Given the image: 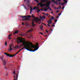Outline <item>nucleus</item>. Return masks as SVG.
<instances>
[{
	"label": "nucleus",
	"instance_id": "ea45409f",
	"mask_svg": "<svg viewBox=\"0 0 80 80\" xmlns=\"http://www.w3.org/2000/svg\"><path fill=\"white\" fill-rule=\"evenodd\" d=\"M32 17H33V18H34V16H34V15L33 14H32Z\"/></svg>",
	"mask_w": 80,
	"mask_h": 80
},
{
	"label": "nucleus",
	"instance_id": "4d7b16f0",
	"mask_svg": "<svg viewBox=\"0 0 80 80\" xmlns=\"http://www.w3.org/2000/svg\"><path fill=\"white\" fill-rule=\"evenodd\" d=\"M57 22V20H55V22Z\"/></svg>",
	"mask_w": 80,
	"mask_h": 80
},
{
	"label": "nucleus",
	"instance_id": "473e14b6",
	"mask_svg": "<svg viewBox=\"0 0 80 80\" xmlns=\"http://www.w3.org/2000/svg\"><path fill=\"white\" fill-rule=\"evenodd\" d=\"M22 46H24L22 44V45H20V46H19V47H22Z\"/></svg>",
	"mask_w": 80,
	"mask_h": 80
},
{
	"label": "nucleus",
	"instance_id": "864d4df0",
	"mask_svg": "<svg viewBox=\"0 0 80 80\" xmlns=\"http://www.w3.org/2000/svg\"><path fill=\"white\" fill-rule=\"evenodd\" d=\"M24 18H26L27 17V16H24Z\"/></svg>",
	"mask_w": 80,
	"mask_h": 80
},
{
	"label": "nucleus",
	"instance_id": "338daca9",
	"mask_svg": "<svg viewBox=\"0 0 80 80\" xmlns=\"http://www.w3.org/2000/svg\"><path fill=\"white\" fill-rule=\"evenodd\" d=\"M24 7L26 9H27V8H26V7H25V6H24Z\"/></svg>",
	"mask_w": 80,
	"mask_h": 80
},
{
	"label": "nucleus",
	"instance_id": "a18cd8bd",
	"mask_svg": "<svg viewBox=\"0 0 80 80\" xmlns=\"http://www.w3.org/2000/svg\"><path fill=\"white\" fill-rule=\"evenodd\" d=\"M59 12H60V11L59 10H58L56 12L57 13H58Z\"/></svg>",
	"mask_w": 80,
	"mask_h": 80
},
{
	"label": "nucleus",
	"instance_id": "aec40b11",
	"mask_svg": "<svg viewBox=\"0 0 80 80\" xmlns=\"http://www.w3.org/2000/svg\"><path fill=\"white\" fill-rule=\"evenodd\" d=\"M33 10H36L37 9V7H36V6H35L34 7V8H33Z\"/></svg>",
	"mask_w": 80,
	"mask_h": 80
},
{
	"label": "nucleus",
	"instance_id": "37998d69",
	"mask_svg": "<svg viewBox=\"0 0 80 80\" xmlns=\"http://www.w3.org/2000/svg\"><path fill=\"white\" fill-rule=\"evenodd\" d=\"M58 16H57L56 17V18L58 19Z\"/></svg>",
	"mask_w": 80,
	"mask_h": 80
},
{
	"label": "nucleus",
	"instance_id": "774afa93",
	"mask_svg": "<svg viewBox=\"0 0 80 80\" xmlns=\"http://www.w3.org/2000/svg\"><path fill=\"white\" fill-rule=\"evenodd\" d=\"M56 9H57V10H58V9H59V8H56Z\"/></svg>",
	"mask_w": 80,
	"mask_h": 80
},
{
	"label": "nucleus",
	"instance_id": "f257e3e1",
	"mask_svg": "<svg viewBox=\"0 0 80 80\" xmlns=\"http://www.w3.org/2000/svg\"><path fill=\"white\" fill-rule=\"evenodd\" d=\"M26 45L25 46L26 47V48L29 50H27L28 51H29V52H35L39 48V47H38L37 48L35 46H32L31 48L30 47V46L29 45V43H27V42H26Z\"/></svg>",
	"mask_w": 80,
	"mask_h": 80
},
{
	"label": "nucleus",
	"instance_id": "f3484780",
	"mask_svg": "<svg viewBox=\"0 0 80 80\" xmlns=\"http://www.w3.org/2000/svg\"><path fill=\"white\" fill-rule=\"evenodd\" d=\"M40 12V9H38L37 10V13H39V12Z\"/></svg>",
	"mask_w": 80,
	"mask_h": 80
},
{
	"label": "nucleus",
	"instance_id": "393cba45",
	"mask_svg": "<svg viewBox=\"0 0 80 80\" xmlns=\"http://www.w3.org/2000/svg\"><path fill=\"white\" fill-rule=\"evenodd\" d=\"M64 4H65V3H63V2L61 3V5H62V6H63V5H64Z\"/></svg>",
	"mask_w": 80,
	"mask_h": 80
},
{
	"label": "nucleus",
	"instance_id": "6e6d98bb",
	"mask_svg": "<svg viewBox=\"0 0 80 80\" xmlns=\"http://www.w3.org/2000/svg\"><path fill=\"white\" fill-rule=\"evenodd\" d=\"M29 43H30V45H32V43L31 42H30Z\"/></svg>",
	"mask_w": 80,
	"mask_h": 80
},
{
	"label": "nucleus",
	"instance_id": "5701e85b",
	"mask_svg": "<svg viewBox=\"0 0 80 80\" xmlns=\"http://www.w3.org/2000/svg\"><path fill=\"white\" fill-rule=\"evenodd\" d=\"M4 44L6 45V46H7V41H5V43Z\"/></svg>",
	"mask_w": 80,
	"mask_h": 80
},
{
	"label": "nucleus",
	"instance_id": "7ed1b4c3",
	"mask_svg": "<svg viewBox=\"0 0 80 80\" xmlns=\"http://www.w3.org/2000/svg\"><path fill=\"white\" fill-rule=\"evenodd\" d=\"M18 42H19V43H22V45H23L24 47L25 46H26L27 45V43H26V42L25 41L21 39L19 40L18 41Z\"/></svg>",
	"mask_w": 80,
	"mask_h": 80
},
{
	"label": "nucleus",
	"instance_id": "39448f33",
	"mask_svg": "<svg viewBox=\"0 0 80 80\" xmlns=\"http://www.w3.org/2000/svg\"><path fill=\"white\" fill-rule=\"evenodd\" d=\"M16 78L15 77V76H14V80H17L18 79V75L16 74Z\"/></svg>",
	"mask_w": 80,
	"mask_h": 80
},
{
	"label": "nucleus",
	"instance_id": "2eb2a0df",
	"mask_svg": "<svg viewBox=\"0 0 80 80\" xmlns=\"http://www.w3.org/2000/svg\"><path fill=\"white\" fill-rule=\"evenodd\" d=\"M65 2H63V3H67V0H62Z\"/></svg>",
	"mask_w": 80,
	"mask_h": 80
},
{
	"label": "nucleus",
	"instance_id": "423d86ee",
	"mask_svg": "<svg viewBox=\"0 0 80 80\" xmlns=\"http://www.w3.org/2000/svg\"><path fill=\"white\" fill-rule=\"evenodd\" d=\"M22 20H23V21H26V20L30 21V19H29L28 18H26L25 19H22Z\"/></svg>",
	"mask_w": 80,
	"mask_h": 80
},
{
	"label": "nucleus",
	"instance_id": "de8ad7c7",
	"mask_svg": "<svg viewBox=\"0 0 80 80\" xmlns=\"http://www.w3.org/2000/svg\"><path fill=\"white\" fill-rule=\"evenodd\" d=\"M58 2H61L62 1V0H58Z\"/></svg>",
	"mask_w": 80,
	"mask_h": 80
},
{
	"label": "nucleus",
	"instance_id": "20e7f679",
	"mask_svg": "<svg viewBox=\"0 0 80 80\" xmlns=\"http://www.w3.org/2000/svg\"><path fill=\"white\" fill-rule=\"evenodd\" d=\"M2 63L3 64V65H4V66H6V63H7V62L5 60H4L2 61Z\"/></svg>",
	"mask_w": 80,
	"mask_h": 80
},
{
	"label": "nucleus",
	"instance_id": "4be33fe9",
	"mask_svg": "<svg viewBox=\"0 0 80 80\" xmlns=\"http://www.w3.org/2000/svg\"><path fill=\"white\" fill-rule=\"evenodd\" d=\"M32 31H33V30H32V29H31L29 30H28V32H32Z\"/></svg>",
	"mask_w": 80,
	"mask_h": 80
},
{
	"label": "nucleus",
	"instance_id": "c9c22d12",
	"mask_svg": "<svg viewBox=\"0 0 80 80\" xmlns=\"http://www.w3.org/2000/svg\"><path fill=\"white\" fill-rule=\"evenodd\" d=\"M58 3V1H57L56 2H55V3L56 4H57V3Z\"/></svg>",
	"mask_w": 80,
	"mask_h": 80
},
{
	"label": "nucleus",
	"instance_id": "a878e982",
	"mask_svg": "<svg viewBox=\"0 0 80 80\" xmlns=\"http://www.w3.org/2000/svg\"><path fill=\"white\" fill-rule=\"evenodd\" d=\"M1 59L2 61H3V60H3V57H2L1 58Z\"/></svg>",
	"mask_w": 80,
	"mask_h": 80
},
{
	"label": "nucleus",
	"instance_id": "dca6fc26",
	"mask_svg": "<svg viewBox=\"0 0 80 80\" xmlns=\"http://www.w3.org/2000/svg\"><path fill=\"white\" fill-rule=\"evenodd\" d=\"M9 47L11 51H12V48L11 47V44H9Z\"/></svg>",
	"mask_w": 80,
	"mask_h": 80
},
{
	"label": "nucleus",
	"instance_id": "a19ab883",
	"mask_svg": "<svg viewBox=\"0 0 80 80\" xmlns=\"http://www.w3.org/2000/svg\"><path fill=\"white\" fill-rule=\"evenodd\" d=\"M55 27V26H54V25H52V27H51V28H52V27Z\"/></svg>",
	"mask_w": 80,
	"mask_h": 80
},
{
	"label": "nucleus",
	"instance_id": "4c0bfd02",
	"mask_svg": "<svg viewBox=\"0 0 80 80\" xmlns=\"http://www.w3.org/2000/svg\"><path fill=\"white\" fill-rule=\"evenodd\" d=\"M39 18H41V19H42V16H39Z\"/></svg>",
	"mask_w": 80,
	"mask_h": 80
},
{
	"label": "nucleus",
	"instance_id": "f8f14e48",
	"mask_svg": "<svg viewBox=\"0 0 80 80\" xmlns=\"http://www.w3.org/2000/svg\"><path fill=\"white\" fill-rule=\"evenodd\" d=\"M39 28H40V30H43V27L42 26H40L39 27Z\"/></svg>",
	"mask_w": 80,
	"mask_h": 80
},
{
	"label": "nucleus",
	"instance_id": "bf43d9fd",
	"mask_svg": "<svg viewBox=\"0 0 80 80\" xmlns=\"http://www.w3.org/2000/svg\"><path fill=\"white\" fill-rule=\"evenodd\" d=\"M48 13L46 14V15H47V16H48Z\"/></svg>",
	"mask_w": 80,
	"mask_h": 80
},
{
	"label": "nucleus",
	"instance_id": "c85d7f7f",
	"mask_svg": "<svg viewBox=\"0 0 80 80\" xmlns=\"http://www.w3.org/2000/svg\"><path fill=\"white\" fill-rule=\"evenodd\" d=\"M35 1V2H37V3H39V2L37 0H34Z\"/></svg>",
	"mask_w": 80,
	"mask_h": 80
},
{
	"label": "nucleus",
	"instance_id": "5fc2aeb1",
	"mask_svg": "<svg viewBox=\"0 0 80 80\" xmlns=\"http://www.w3.org/2000/svg\"><path fill=\"white\" fill-rule=\"evenodd\" d=\"M21 17H22V18H25L24 16H22Z\"/></svg>",
	"mask_w": 80,
	"mask_h": 80
},
{
	"label": "nucleus",
	"instance_id": "f03ea898",
	"mask_svg": "<svg viewBox=\"0 0 80 80\" xmlns=\"http://www.w3.org/2000/svg\"><path fill=\"white\" fill-rule=\"evenodd\" d=\"M24 48H25V49L26 50H29L27 48L26 46H25L24 47L21 48L19 51H18L17 52L16 54H15L14 55L13 54H10L8 53H7L5 52L4 54H5L6 55H7V57H15V55H16L17 54V53H19V52H20V51H21L22 50H23V49H24Z\"/></svg>",
	"mask_w": 80,
	"mask_h": 80
},
{
	"label": "nucleus",
	"instance_id": "2f4dec72",
	"mask_svg": "<svg viewBox=\"0 0 80 80\" xmlns=\"http://www.w3.org/2000/svg\"><path fill=\"white\" fill-rule=\"evenodd\" d=\"M48 7V10H49V9H50V8L49 7Z\"/></svg>",
	"mask_w": 80,
	"mask_h": 80
},
{
	"label": "nucleus",
	"instance_id": "72a5a7b5",
	"mask_svg": "<svg viewBox=\"0 0 80 80\" xmlns=\"http://www.w3.org/2000/svg\"><path fill=\"white\" fill-rule=\"evenodd\" d=\"M12 34H9V38H10V37H11V36H12Z\"/></svg>",
	"mask_w": 80,
	"mask_h": 80
},
{
	"label": "nucleus",
	"instance_id": "9b49d317",
	"mask_svg": "<svg viewBox=\"0 0 80 80\" xmlns=\"http://www.w3.org/2000/svg\"><path fill=\"white\" fill-rule=\"evenodd\" d=\"M50 5V2H49L48 4H47L46 7H48Z\"/></svg>",
	"mask_w": 80,
	"mask_h": 80
},
{
	"label": "nucleus",
	"instance_id": "a211bd4d",
	"mask_svg": "<svg viewBox=\"0 0 80 80\" xmlns=\"http://www.w3.org/2000/svg\"><path fill=\"white\" fill-rule=\"evenodd\" d=\"M27 2V4L29 5V2H30V0H28Z\"/></svg>",
	"mask_w": 80,
	"mask_h": 80
},
{
	"label": "nucleus",
	"instance_id": "ddd939ff",
	"mask_svg": "<svg viewBox=\"0 0 80 80\" xmlns=\"http://www.w3.org/2000/svg\"><path fill=\"white\" fill-rule=\"evenodd\" d=\"M47 0H42L41 2L42 3H45V2H46V1H47Z\"/></svg>",
	"mask_w": 80,
	"mask_h": 80
},
{
	"label": "nucleus",
	"instance_id": "f704fd0d",
	"mask_svg": "<svg viewBox=\"0 0 80 80\" xmlns=\"http://www.w3.org/2000/svg\"><path fill=\"white\" fill-rule=\"evenodd\" d=\"M40 34H41V35H43V33H42L41 32H40L39 33Z\"/></svg>",
	"mask_w": 80,
	"mask_h": 80
},
{
	"label": "nucleus",
	"instance_id": "0eeeda50",
	"mask_svg": "<svg viewBox=\"0 0 80 80\" xmlns=\"http://www.w3.org/2000/svg\"><path fill=\"white\" fill-rule=\"evenodd\" d=\"M33 18H34V20H33V21H35V22L36 23H38V20L37 19V18H36L35 17H34Z\"/></svg>",
	"mask_w": 80,
	"mask_h": 80
},
{
	"label": "nucleus",
	"instance_id": "7c9ffc66",
	"mask_svg": "<svg viewBox=\"0 0 80 80\" xmlns=\"http://www.w3.org/2000/svg\"><path fill=\"white\" fill-rule=\"evenodd\" d=\"M32 25H33L34 24V22L33 21H32Z\"/></svg>",
	"mask_w": 80,
	"mask_h": 80
},
{
	"label": "nucleus",
	"instance_id": "8fccbe9b",
	"mask_svg": "<svg viewBox=\"0 0 80 80\" xmlns=\"http://www.w3.org/2000/svg\"><path fill=\"white\" fill-rule=\"evenodd\" d=\"M24 25V23H23V22H22V25Z\"/></svg>",
	"mask_w": 80,
	"mask_h": 80
},
{
	"label": "nucleus",
	"instance_id": "412c9836",
	"mask_svg": "<svg viewBox=\"0 0 80 80\" xmlns=\"http://www.w3.org/2000/svg\"><path fill=\"white\" fill-rule=\"evenodd\" d=\"M42 18H43V19H45V17L44 15H43Z\"/></svg>",
	"mask_w": 80,
	"mask_h": 80
},
{
	"label": "nucleus",
	"instance_id": "58836bf2",
	"mask_svg": "<svg viewBox=\"0 0 80 80\" xmlns=\"http://www.w3.org/2000/svg\"><path fill=\"white\" fill-rule=\"evenodd\" d=\"M42 23L43 25H46V27H47V26H46V25H47V24H46L44 23Z\"/></svg>",
	"mask_w": 80,
	"mask_h": 80
},
{
	"label": "nucleus",
	"instance_id": "680f3d73",
	"mask_svg": "<svg viewBox=\"0 0 80 80\" xmlns=\"http://www.w3.org/2000/svg\"><path fill=\"white\" fill-rule=\"evenodd\" d=\"M61 13H59V14H58V15H61Z\"/></svg>",
	"mask_w": 80,
	"mask_h": 80
},
{
	"label": "nucleus",
	"instance_id": "b1692460",
	"mask_svg": "<svg viewBox=\"0 0 80 80\" xmlns=\"http://www.w3.org/2000/svg\"><path fill=\"white\" fill-rule=\"evenodd\" d=\"M51 20H55V18L53 17H51Z\"/></svg>",
	"mask_w": 80,
	"mask_h": 80
},
{
	"label": "nucleus",
	"instance_id": "6e6552de",
	"mask_svg": "<svg viewBox=\"0 0 80 80\" xmlns=\"http://www.w3.org/2000/svg\"><path fill=\"white\" fill-rule=\"evenodd\" d=\"M40 7H44V6H46V7H47V4H40Z\"/></svg>",
	"mask_w": 80,
	"mask_h": 80
},
{
	"label": "nucleus",
	"instance_id": "e433bc0d",
	"mask_svg": "<svg viewBox=\"0 0 80 80\" xmlns=\"http://www.w3.org/2000/svg\"><path fill=\"white\" fill-rule=\"evenodd\" d=\"M22 39V40H24V41H25V38H22V39Z\"/></svg>",
	"mask_w": 80,
	"mask_h": 80
},
{
	"label": "nucleus",
	"instance_id": "052dcab7",
	"mask_svg": "<svg viewBox=\"0 0 80 80\" xmlns=\"http://www.w3.org/2000/svg\"><path fill=\"white\" fill-rule=\"evenodd\" d=\"M40 10H41V11H44V10H42V9H40Z\"/></svg>",
	"mask_w": 80,
	"mask_h": 80
},
{
	"label": "nucleus",
	"instance_id": "c756f323",
	"mask_svg": "<svg viewBox=\"0 0 80 80\" xmlns=\"http://www.w3.org/2000/svg\"><path fill=\"white\" fill-rule=\"evenodd\" d=\"M32 27H34V26H35V24H32Z\"/></svg>",
	"mask_w": 80,
	"mask_h": 80
},
{
	"label": "nucleus",
	"instance_id": "603ef678",
	"mask_svg": "<svg viewBox=\"0 0 80 80\" xmlns=\"http://www.w3.org/2000/svg\"><path fill=\"white\" fill-rule=\"evenodd\" d=\"M46 32H47V33H49V32L47 31V30H46Z\"/></svg>",
	"mask_w": 80,
	"mask_h": 80
},
{
	"label": "nucleus",
	"instance_id": "0e129e2a",
	"mask_svg": "<svg viewBox=\"0 0 80 80\" xmlns=\"http://www.w3.org/2000/svg\"><path fill=\"white\" fill-rule=\"evenodd\" d=\"M47 25L48 26V27H50V25H49V24H47Z\"/></svg>",
	"mask_w": 80,
	"mask_h": 80
},
{
	"label": "nucleus",
	"instance_id": "bb28decb",
	"mask_svg": "<svg viewBox=\"0 0 80 80\" xmlns=\"http://www.w3.org/2000/svg\"><path fill=\"white\" fill-rule=\"evenodd\" d=\"M47 10H48V9H47V8H45V10H44V11H47Z\"/></svg>",
	"mask_w": 80,
	"mask_h": 80
},
{
	"label": "nucleus",
	"instance_id": "69168bd1",
	"mask_svg": "<svg viewBox=\"0 0 80 80\" xmlns=\"http://www.w3.org/2000/svg\"><path fill=\"white\" fill-rule=\"evenodd\" d=\"M9 40H10V39H11V38H10H10H9Z\"/></svg>",
	"mask_w": 80,
	"mask_h": 80
},
{
	"label": "nucleus",
	"instance_id": "6ab92c4d",
	"mask_svg": "<svg viewBox=\"0 0 80 80\" xmlns=\"http://www.w3.org/2000/svg\"><path fill=\"white\" fill-rule=\"evenodd\" d=\"M27 17H28V18H31V17H32V16L30 15H28L27 16Z\"/></svg>",
	"mask_w": 80,
	"mask_h": 80
},
{
	"label": "nucleus",
	"instance_id": "e2e57ef3",
	"mask_svg": "<svg viewBox=\"0 0 80 80\" xmlns=\"http://www.w3.org/2000/svg\"><path fill=\"white\" fill-rule=\"evenodd\" d=\"M64 8H65V7L63 6L62 8V9H63Z\"/></svg>",
	"mask_w": 80,
	"mask_h": 80
},
{
	"label": "nucleus",
	"instance_id": "9d476101",
	"mask_svg": "<svg viewBox=\"0 0 80 80\" xmlns=\"http://www.w3.org/2000/svg\"><path fill=\"white\" fill-rule=\"evenodd\" d=\"M18 32H19V31H15L14 32V34L15 35V34H18Z\"/></svg>",
	"mask_w": 80,
	"mask_h": 80
},
{
	"label": "nucleus",
	"instance_id": "c03bdc74",
	"mask_svg": "<svg viewBox=\"0 0 80 80\" xmlns=\"http://www.w3.org/2000/svg\"><path fill=\"white\" fill-rule=\"evenodd\" d=\"M13 73H14V75H15V71H13Z\"/></svg>",
	"mask_w": 80,
	"mask_h": 80
},
{
	"label": "nucleus",
	"instance_id": "79ce46f5",
	"mask_svg": "<svg viewBox=\"0 0 80 80\" xmlns=\"http://www.w3.org/2000/svg\"><path fill=\"white\" fill-rule=\"evenodd\" d=\"M60 8H61V6H59V9H60Z\"/></svg>",
	"mask_w": 80,
	"mask_h": 80
},
{
	"label": "nucleus",
	"instance_id": "3c124183",
	"mask_svg": "<svg viewBox=\"0 0 80 80\" xmlns=\"http://www.w3.org/2000/svg\"><path fill=\"white\" fill-rule=\"evenodd\" d=\"M36 18L38 20V17H37Z\"/></svg>",
	"mask_w": 80,
	"mask_h": 80
},
{
	"label": "nucleus",
	"instance_id": "13d9d810",
	"mask_svg": "<svg viewBox=\"0 0 80 80\" xmlns=\"http://www.w3.org/2000/svg\"><path fill=\"white\" fill-rule=\"evenodd\" d=\"M42 14H43V15H46V14H45V13H42Z\"/></svg>",
	"mask_w": 80,
	"mask_h": 80
},
{
	"label": "nucleus",
	"instance_id": "09e8293b",
	"mask_svg": "<svg viewBox=\"0 0 80 80\" xmlns=\"http://www.w3.org/2000/svg\"><path fill=\"white\" fill-rule=\"evenodd\" d=\"M52 2H55V1L52 0Z\"/></svg>",
	"mask_w": 80,
	"mask_h": 80
},
{
	"label": "nucleus",
	"instance_id": "49530a36",
	"mask_svg": "<svg viewBox=\"0 0 80 80\" xmlns=\"http://www.w3.org/2000/svg\"><path fill=\"white\" fill-rule=\"evenodd\" d=\"M32 10H33L32 9H31L30 10V12H32Z\"/></svg>",
	"mask_w": 80,
	"mask_h": 80
},
{
	"label": "nucleus",
	"instance_id": "4468645a",
	"mask_svg": "<svg viewBox=\"0 0 80 80\" xmlns=\"http://www.w3.org/2000/svg\"><path fill=\"white\" fill-rule=\"evenodd\" d=\"M48 24H51V23H52V21L50 20V21H48Z\"/></svg>",
	"mask_w": 80,
	"mask_h": 80
},
{
	"label": "nucleus",
	"instance_id": "cd10ccee",
	"mask_svg": "<svg viewBox=\"0 0 80 80\" xmlns=\"http://www.w3.org/2000/svg\"><path fill=\"white\" fill-rule=\"evenodd\" d=\"M40 5H42V4H41V3H38V5H40Z\"/></svg>",
	"mask_w": 80,
	"mask_h": 80
},
{
	"label": "nucleus",
	"instance_id": "1a4fd4ad",
	"mask_svg": "<svg viewBox=\"0 0 80 80\" xmlns=\"http://www.w3.org/2000/svg\"><path fill=\"white\" fill-rule=\"evenodd\" d=\"M35 47L36 48H37L38 47H38V42H37L36 44V46H35Z\"/></svg>",
	"mask_w": 80,
	"mask_h": 80
}]
</instances>
